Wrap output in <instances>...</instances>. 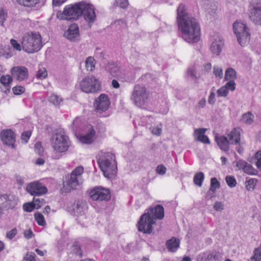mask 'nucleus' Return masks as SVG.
I'll return each instance as SVG.
<instances>
[{
    "label": "nucleus",
    "instance_id": "nucleus-37",
    "mask_svg": "<svg viewBox=\"0 0 261 261\" xmlns=\"http://www.w3.org/2000/svg\"><path fill=\"white\" fill-rule=\"evenodd\" d=\"M13 79L12 77L8 74L3 75L1 77L0 82L2 84V85H10L11 83L12 82Z\"/></svg>",
    "mask_w": 261,
    "mask_h": 261
},
{
    "label": "nucleus",
    "instance_id": "nucleus-58",
    "mask_svg": "<svg viewBox=\"0 0 261 261\" xmlns=\"http://www.w3.org/2000/svg\"><path fill=\"white\" fill-rule=\"evenodd\" d=\"M31 136L30 132H24L21 135V139L24 141L25 143L28 142Z\"/></svg>",
    "mask_w": 261,
    "mask_h": 261
},
{
    "label": "nucleus",
    "instance_id": "nucleus-31",
    "mask_svg": "<svg viewBox=\"0 0 261 261\" xmlns=\"http://www.w3.org/2000/svg\"><path fill=\"white\" fill-rule=\"evenodd\" d=\"M253 120L254 116L249 112L243 114L241 118L242 121L248 125L251 124L253 122Z\"/></svg>",
    "mask_w": 261,
    "mask_h": 261
},
{
    "label": "nucleus",
    "instance_id": "nucleus-32",
    "mask_svg": "<svg viewBox=\"0 0 261 261\" xmlns=\"http://www.w3.org/2000/svg\"><path fill=\"white\" fill-rule=\"evenodd\" d=\"M17 3L23 6L32 7L39 3V0H16Z\"/></svg>",
    "mask_w": 261,
    "mask_h": 261
},
{
    "label": "nucleus",
    "instance_id": "nucleus-2",
    "mask_svg": "<svg viewBox=\"0 0 261 261\" xmlns=\"http://www.w3.org/2000/svg\"><path fill=\"white\" fill-rule=\"evenodd\" d=\"M82 15L87 22L93 23L96 17L94 7L88 3L82 1L66 6L63 12L58 13L57 16L61 19L70 20H76Z\"/></svg>",
    "mask_w": 261,
    "mask_h": 261
},
{
    "label": "nucleus",
    "instance_id": "nucleus-24",
    "mask_svg": "<svg viewBox=\"0 0 261 261\" xmlns=\"http://www.w3.org/2000/svg\"><path fill=\"white\" fill-rule=\"evenodd\" d=\"M180 241L175 238H172L166 242L167 248L171 252H175L179 247Z\"/></svg>",
    "mask_w": 261,
    "mask_h": 261
},
{
    "label": "nucleus",
    "instance_id": "nucleus-38",
    "mask_svg": "<svg viewBox=\"0 0 261 261\" xmlns=\"http://www.w3.org/2000/svg\"><path fill=\"white\" fill-rule=\"evenodd\" d=\"M220 187V183L216 178L213 177L211 179V187L210 190L215 192L216 190L219 189Z\"/></svg>",
    "mask_w": 261,
    "mask_h": 261
},
{
    "label": "nucleus",
    "instance_id": "nucleus-11",
    "mask_svg": "<svg viewBox=\"0 0 261 261\" xmlns=\"http://www.w3.org/2000/svg\"><path fill=\"white\" fill-rule=\"evenodd\" d=\"M17 198L12 194H0V203L6 210L13 209L17 204Z\"/></svg>",
    "mask_w": 261,
    "mask_h": 261
},
{
    "label": "nucleus",
    "instance_id": "nucleus-26",
    "mask_svg": "<svg viewBox=\"0 0 261 261\" xmlns=\"http://www.w3.org/2000/svg\"><path fill=\"white\" fill-rule=\"evenodd\" d=\"M186 75L192 80H196L199 78L197 75L196 67L192 66L188 68L186 72Z\"/></svg>",
    "mask_w": 261,
    "mask_h": 261
},
{
    "label": "nucleus",
    "instance_id": "nucleus-6",
    "mask_svg": "<svg viewBox=\"0 0 261 261\" xmlns=\"http://www.w3.org/2000/svg\"><path fill=\"white\" fill-rule=\"evenodd\" d=\"M51 144L56 153L66 152L69 147L70 143L68 137L64 133L57 132L51 139Z\"/></svg>",
    "mask_w": 261,
    "mask_h": 261
},
{
    "label": "nucleus",
    "instance_id": "nucleus-48",
    "mask_svg": "<svg viewBox=\"0 0 261 261\" xmlns=\"http://www.w3.org/2000/svg\"><path fill=\"white\" fill-rule=\"evenodd\" d=\"M47 73L46 69L44 68L39 69L37 73V77L40 79H43L47 76Z\"/></svg>",
    "mask_w": 261,
    "mask_h": 261
},
{
    "label": "nucleus",
    "instance_id": "nucleus-63",
    "mask_svg": "<svg viewBox=\"0 0 261 261\" xmlns=\"http://www.w3.org/2000/svg\"><path fill=\"white\" fill-rule=\"evenodd\" d=\"M67 0H53V5L54 6H60Z\"/></svg>",
    "mask_w": 261,
    "mask_h": 261
},
{
    "label": "nucleus",
    "instance_id": "nucleus-36",
    "mask_svg": "<svg viewBox=\"0 0 261 261\" xmlns=\"http://www.w3.org/2000/svg\"><path fill=\"white\" fill-rule=\"evenodd\" d=\"M251 259L254 261H261V246L255 248L253 251V255L251 256Z\"/></svg>",
    "mask_w": 261,
    "mask_h": 261
},
{
    "label": "nucleus",
    "instance_id": "nucleus-40",
    "mask_svg": "<svg viewBox=\"0 0 261 261\" xmlns=\"http://www.w3.org/2000/svg\"><path fill=\"white\" fill-rule=\"evenodd\" d=\"M227 184L230 187H234L236 186L237 182L233 176H227L225 178Z\"/></svg>",
    "mask_w": 261,
    "mask_h": 261
},
{
    "label": "nucleus",
    "instance_id": "nucleus-46",
    "mask_svg": "<svg viewBox=\"0 0 261 261\" xmlns=\"http://www.w3.org/2000/svg\"><path fill=\"white\" fill-rule=\"evenodd\" d=\"M213 73L216 77L221 79L223 77V70L222 68L215 66L213 69Z\"/></svg>",
    "mask_w": 261,
    "mask_h": 261
},
{
    "label": "nucleus",
    "instance_id": "nucleus-1",
    "mask_svg": "<svg viewBox=\"0 0 261 261\" xmlns=\"http://www.w3.org/2000/svg\"><path fill=\"white\" fill-rule=\"evenodd\" d=\"M177 23L182 38L189 43L198 42L200 37V28L197 20L186 11V7L180 4L177 10Z\"/></svg>",
    "mask_w": 261,
    "mask_h": 261
},
{
    "label": "nucleus",
    "instance_id": "nucleus-59",
    "mask_svg": "<svg viewBox=\"0 0 261 261\" xmlns=\"http://www.w3.org/2000/svg\"><path fill=\"white\" fill-rule=\"evenodd\" d=\"M162 132V128L159 127H154L151 128V132L154 135L160 136Z\"/></svg>",
    "mask_w": 261,
    "mask_h": 261
},
{
    "label": "nucleus",
    "instance_id": "nucleus-61",
    "mask_svg": "<svg viewBox=\"0 0 261 261\" xmlns=\"http://www.w3.org/2000/svg\"><path fill=\"white\" fill-rule=\"evenodd\" d=\"M208 102L211 105H213L215 102V94L211 92L208 99Z\"/></svg>",
    "mask_w": 261,
    "mask_h": 261
},
{
    "label": "nucleus",
    "instance_id": "nucleus-15",
    "mask_svg": "<svg viewBox=\"0 0 261 261\" xmlns=\"http://www.w3.org/2000/svg\"><path fill=\"white\" fill-rule=\"evenodd\" d=\"M110 105L108 96L105 94H101L95 100L94 107L97 112L101 113L106 111Z\"/></svg>",
    "mask_w": 261,
    "mask_h": 261
},
{
    "label": "nucleus",
    "instance_id": "nucleus-7",
    "mask_svg": "<svg viewBox=\"0 0 261 261\" xmlns=\"http://www.w3.org/2000/svg\"><path fill=\"white\" fill-rule=\"evenodd\" d=\"M83 172L84 168L82 166L77 167L72 171L70 178L64 184L63 188L66 192L76 189L77 186L82 184Z\"/></svg>",
    "mask_w": 261,
    "mask_h": 261
},
{
    "label": "nucleus",
    "instance_id": "nucleus-53",
    "mask_svg": "<svg viewBox=\"0 0 261 261\" xmlns=\"http://www.w3.org/2000/svg\"><path fill=\"white\" fill-rule=\"evenodd\" d=\"M7 13L3 9H0V25L4 27V23L7 17Z\"/></svg>",
    "mask_w": 261,
    "mask_h": 261
},
{
    "label": "nucleus",
    "instance_id": "nucleus-30",
    "mask_svg": "<svg viewBox=\"0 0 261 261\" xmlns=\"http://www.w3.org/2000/svg\"><path fill=\"white\" fill-rule=\"evenodd\" d=\"M86 68L88 71H92L95 68V60L92 57H88L85 61Z\"/></svg>",
    "mask_w": 261,
    "mask_h": 261
},
{
    "label": "nucleus",
    "instance_id": "nucleus-18",
    "mask_svg": "<svg viewBox=\"0 0 261 261\" xmlns=\"http://www.w3.org/2000/svg\"><path fill=\"white\" fill-rule=\"evenodd\" d=\"M223 46L224 42L223 38L219 36H216L214 38V40L210 47V49L213 54L218 56L220 54Z\"/></svg>",
    "mask_w": 261,
    "mask_h": 261
},
{
    "label": "nucleus",
    "instance_id": "nucleus-44",
    "mask_svg": "<svg viewBox=\"0 0 261 261\" xmlns=\"http://www.w3.org/2000/svg\"><path fill=\"white\" fill-rule=\"evenodd\" d=\"M23 208L25 212H31L35 207L33 202H28L23 205Z\"/></svg>",
    "mask_w": 261,
    "mask_h": 261
},
{
    "label": "nucleus",
    "instance_id": "nucleus-25",
    "mask_svg": "<svg viewBox=\"0 0 261 261\" xmlns=\"http://www.w3.org/2000/svg\"><path fill=\"white\" fill-rule=\"evenodd\" d=\"M48 100L56 107H59L62 103L63 99L60 96L52 94L49 96Z\"/></svg>",
    "mask_w": 261,
    "mask_h": 261
},
{
    "label": "nucleus",
    "instance_id": "nucleus-21",
    "mask_svg": "<svg viewBox=\"0 0 261 261\" xmlns=\"http://www.w3.org/2000/svg\"><path fill=\"white\" fill-rule=\"evenodd\" d=\"M215 140L221 150L224 151H227L229 150V144L230 143L226 137L224 136H216Z\"/></svg>",
    "mask_w": 261,
    "mask_h": 261
},
{
    "label": "nucleus",
    "instance_id": "nucleus-52",
    "mask_svg": "<svg viewBox=\"0 0 261 261\" xmlns=\"http://www.w3.org/2000/svg\"><path fill=\"white\" fill-rule=\"evenodd\" d=\"M166 168L163 165H158L156 168V172L160 175H164L166 172Z\"/></svg>",
    "mask_w": 261,
    "mask_h": 261
},
{
    "label": "nucleus",
    "instance_id": "nucleus-49",
    "mask_svg": "<svg viewBox=\"0 0 261 261\" xmlns=\"http://www.w3.org/2000/svg\"><path fill=\"white\" fill-rule=\"evenodd\" d=\"M115 4L117 6L123 9L126 8L128 5L127 0H116Z\"/></svg>",
    "mask_w": 261,
    "mask_h": 261
},
{
    "label": "nucleus",
    "instance_id": "nucleus-55",
    "mask_svg": "<svg viewBox=\"0 0 261 261\" xmlns=\"http://www.w3.org/2000/svg\"><path fill=\"white\" fill-rule=\"evenodd\" d=\"M35 150L39 154H41L43 151V148L40 142H37L35 144Z\"/></svg>",
    "mask_w": 261,
    "mask_h": 261
},
{
    "label": "nucleus",
    "instance_id": "nucleus-23",
    "mask_svg": "<svg viewBox=\"0 0 261 261\" xmlns=\"http://www.w3.org/2000/svg\"><path fill=\"white\" fill-rule=\"evenodd\" d=\"M228 141L230 144H236L240 142V132L239 128L233 129L228 134Z\"/></svg>",
    "mask_w": 261,
    "mask_h": 261
},
{
    "label": "nucleus",
    "instance_id": "nucleus-34",
    "mask_svg": "<svg viewBox=\"0 0 261 261\" xmlns=\"http://www.w3.org/2000/svg\"><path fill=\"white\" fill-rule=\"evenodd\" d=\"M35 219L40 226H45L46 222L44 216L40 213H36L34 214Z\"/></svg>",
    "mask_w": 261,
    "mask_h": 261
},
{
    "label": "nucleus",
    "instance_id": "nucleus-8",
    "mask_svg": "<svg viewBox=\"0 0 261 261\" xmlns=\"http://www.w3.org/2000/svg\"><path fill=\"white\" fill-rule=\"evenodd\" d=\"M80 88L86 93H94L99 91L100 83L95 76L91 75L85 76L79 83Z\"/></svg>",
    "mask_w": 261,
    "mask_h": 261
},
{
    "label": "nucleus",
    "instance_id": "nucleus-22",
    "mask_svg": "<svg viewBox=\"0 0 261 261\" xmlns=\"http://www.w3.org/2000/svg\"><path fill=\"white\" fill-rule=\"evenodd\" d=\"M95 135V131L92 126L89 128V132L84 135L81 136L80 138V141L83 144H91L93 141L94 137Z\"/></svg>",
    "mask_w": 261,
    "mask_h": 261
},
{
    "label": "nucleus",
    "instance_id": "nucleus-5",
    "mask_svg": "<svg viewBox=\"0 0 261 261\" xmlns=\"http://www.w3.org/2000/svg\"><path fill=\"white\" fill-rule=\"evenodd\" d=\"M22 49L28 53H34L41 47V37L38 33L28 32L23 35L21 40Z\"/></svg>",
    "mask_w": 261,
    "mask_h": 261
},
{
    "label": "nucleus",
    "instance_id": "nucleus-20",
    "mask_svg": "<svg viewBox=\"0 0 261 261\" xmlns=\"http://www.w3.org/2000/svg\"><path fill=\"white\" fill-rule=\"evenodd\" d=\"M64 36L70 41H74L77 40L79 37V27L75 24L70 25L64 33Z\"/></svg>",
    "mask_w": 261,
    "mask_h": 261
},
{
    "label": "nucleus",
    "instance_id": "nucleus-47",
    "mask_svg": "<svg viewBox=\"0 0 261 261\" xmlns=\"http://www.w3.org/2000/svg\"><path fill=\"white\" fill-rule=\"evenodd\" d=\"M110 72L114 77H118L120 76V69L116 66H113L111 68Z\"/></svg>",
    "mask_w": 261,
    "mask_h": 261
},
{
    "label": "nucleus",
    "instance_id": "nucleus-35",
    "mask_svg": "<svg viewBox=\"0 0 261 261\" xmlns=\"http://www.w3.org/2000/svg\"><path fill=\"white\" fill-rule=\"evenodd\" d=\"M256 182L257 180L254 178H251L246 181L245 182L246 189L248 191L253 190L256 186Z\"/></svg>",
    "mask_w": 261,
    "mask_h": 261
},
{
    "label": "nucleus",
    "instance_id": "nucleus-9",
    "mask_svg": "<svg viewBox=\"0 0 261 261\" xmlns=\"http://www.w3.org/2000/svg\"><path fill=\"white\" fill-rule=\"evenodd\" d=\"M131 99L137 107H144L148 99V93L145 87L142 85H135L132 93Z\"/></svg>",
    "mask_w": 261,
    "mask_h": 261
},
{
    "label": "nucleus",
    "instance_id": "nucleus-42",
    "mask_svg": "<svg viewBox=\"0 0 261 261\" xmlns=\"http://www.w3.org/2000/svg\"><path fill=\"white\" fill-rule=\"evenodd\" d=\"M10 43L12 47L17 51H21L22 48V45H20L17 41L14 39H12L10 40Z\"/></svg>",
    "mask_w": 261,
    "mask_h": 261
},
{
    "label": "nucleus",
    "instance_id": "nucleus-41",
    "mask_svg": "<svg viewBox=\"0 0 261 261\" xmlns=\"http://www.w3.org/2000/svg\"><path fill=\"white\" fill-rule=\"evenodd\" d=\"M228 93V90H227V88L224 86H222L217 91V94L219 97H225L227 95Z\"/></svg>",
    "mask_w": 261,
    "mask_h": 261
},
{
    "label": "nucleus",
    "instance_id": "nucleus-4",
    "mask_svg": "<svg viewBox=\"0 0 261 261\" xmlns=\"http://www.w3.org/2000/svg\"><path fill=\"white\" fill-rule=\"evenodd\" d=\"M97 162L104 176L111 178L116 173L117 166L115 156L111 153H102Z\"/></svg>",
    "mask_w": 261,
    "mask_h": 261
},
{
    "label": "nucleus",
    "instance_id": "nucleus-62",
    "mask_svg": "<svg viewBox=\"0 0 261 261\" xmlns=\"http://www.w3.org/2000/svg\"><path fill=\"white\" fill-rule=\"evenodd\" d=\"M206 105V100L205 98L201 99L197 104V107L198 109L203 108Z\"/></svg>",
    "mask_w": 261,
    "mask_h": 261
},
{
    "label": "nucleus",
    "instance_id": "nucleus-56",
    "mask_svg": "<svg viewBox=\"0 0 261 261\" xmlns=\"http://www.w3.org/2000/svg\"><path fill=\"white\" fill-rule=\"evenodd\" d=\"M17 230L16 228H14L11 230L10 231H8L7 233L6 236L9 239H13L17 234Z\"/></svg>",
    "mask_w": 261,
    "mask_h": 261
},
{
    "label": "nucleus",
    "instance_id": "nucleus-57",
    "mask_svg": "<svg viewBox=\"0 0 261 261\" xmlns=\"http://www.w3.org/2000/svg\"><path fill=\"white\" fill-rule=\"evenodd\" d=\"M247 162L243 160H239L236 162V166L239 168V169L243 170L246 165L247 164Z\"/></svg>",
    "mask_w": 261,
    "mask_h": 261
},
{
    "label": "nucleus",
    "instance_id": "nucleus-14",
    "mask_svg": "<svg viewBox=\"0 0 261 261\" xmlns=\"http://www.w3.org/2000/svg\"><path fill=\"white\" fill-rule=\"evenodd\" d=\"M27 190L28 193L34 196L44 194L47 191V188L38 182L29 184L27 187Z\"/></svg>",
    "mask_w": 261,
    "mask_h": 261
},
{
    "label": "nucleus",
    "instance_id": "nucleus-50",
    "mask_svg": "<svg viewBox=\"0 0 261 261\" xmlns=\"http://www.w3.org/2000/svg\"><path fill=\"white\" fill-rule=\"evenodd\" d=\"M214 208L216 211H222L224 208V205L223 202L216 201L214 205Z\"/></svg>",
    "mask_w": 261,
    "mask_h": 261
},
{
    "label": "nucleus",
    "instance_id": "nucleus-43",
    "mask_svg": "<svg viewBox=\"0 0 261 261\" xmlns=\"http://www.w3.org/2000/svg\"><path fill=\"white\" fill-rule=\"evenodd\" d=\"M12 91L15 95H20L25 91V88L20 86H17L12 88Z\"/></svg>",
    "mask_w": 261,
    "mask_h": 261
},
{
    "label": "nucleus",
    "instance_id": "nucleus-64",
    "mask_svg": "<svg viewBox=\"0 0 261 261\" xmlns=\"http://www.w3.org/2000/svg\"><path fill=\"white\" fill-rule=\"evenodd\" d=\"M34 254H27L25 259L27 261H35Z\"/></svg>",
    "mask_w": 261,
    "mask_h": 261
},
{
    "label": "nucleus",
    "instance_id": "nucleus-17",
    "mask_svg": "<svg viewBox=\"0 0 261 261\" xmlns=\"http://www.w3.org/2000/svg\"><path fill=\"white\" fill-rule=\"evenodd\" d=\"M12 76L17 81H22L28 77V70L24 66H15L11 69Z\"/></svg>",
    "mask_w": 261,
    "mask_h": 261
},
{
    "label": "nucleus",
    "instance_id": "nucleus-51",
    "mask_svg": "<svg viewBox=\"0 0 261 261\" xmlns=\"http://www.w3.org/2000/svg\"><path fill=\"white\" fill-rule=\"evenodd\" d=\"M244 172L248 174H254V170L253 167L249 164L247 163L244 169L243 170Z\"/></svg>",
    "mask_w": 261,
    "mask_h": 261
},
{
    "label": "nucleus",
    "instance_id": "nucleus-33",
    "mask_svg": "<svg viewBox=\"0 0 261 261\" xmlns=\"http://www.w3.org/2000/svg\"><path fill=\"white\" fill-rule=\"evenodd\" d=\"M204 175L202 172H199L196 173L194 177V184L199 186L201 187L204 179Z\"/></svg>",
    "mask_w": 261,
    "mask_h": 261
},
{
    "label": "nucleus",
    "instance_id": "nucleus-29",
    "mask_svg": "<svg viewBox=\"0 0 261 261\" xmlns=\"http://www.w3.org/2000/svg\"><path fill=\"white\" fill-rule=\"evenodd\" d=\"M72 210L73 215L76 216L81 215L82 213L83 212V207L82 205V203L80 201H78L77 203H74L72 206Z\"/></svg>",
    "mask_w": 261,
    "mask_h": 261
},
{
    "label": "nucleus",
    "instance_id": "nucleus-3",
    "mask_svg": "<svg viewBox=\"0 0 261 261\" xmlns=\"http://www.w3.org/2000/svg\"><path fill=\"white\" fill-rule=\"evenodd\" d=\"M164 217V207L158 205L151 207L146 213L143 214L138 223V230L144 233L150 234L152 232V225L155 224L156 219H162Z\"/></svg>",
    "mask_w": 261,
    "mask_h": 261
},
{
    "label": "nucleus",
    "instance_id": "nucleus-16",
    "mask_svg": "<svg viewBox=\"0 0 261 261\" xmlns=\"http://www.w3.org/2000/svg\"><path fill=\"white\" fill-rule=\"evenodd\" d=\"M1 140L6 145L14 148L15 142V136L14 133L10 129H5L2 131Z\"/></svg>",
    "mask_w": 261,
    "mask_h": 261
},
{
    "label": "nucleus",
    "instance_id": "nucleus-19",
    "mask_svg": "<svg viewBox=\"0 0 261 261\" xmlns=\"http://www.w3.org/2000/svg\"><path fill=\"white\" fill-rule=\"evenodd\" d=\"M206 128H200L194 130L193 136L196 141H199L204 144H210L208 138L204 135L206 131Z\"/></svg>",
    "mask_w": 261,
    "mask_h": 261
},
{
    "label": "nucleus",
    "instance_id": "nucleus-28",
    "mask_svg": "<svg viewBox=\"0 0 261 261\" xmlns=\"http://www.w3.org/2000/svg\"><path fill=\"white\" fill-rule=\"evenodd\" d=\"M204 257L207 261H213L219 260L220 255L219 253L214 251L208 253H205L203 254Z\"/></svg>",
    "mask_w": 261,
    "mask_h": 261
},
{
    "label": "nucleus",
    "instance_id": "nucleus-54",
    "mask_svg": "<svg viewBox=\"0 0 261 261\" xmlns=\"http://www.w3.org/2000/svg\"><path fill=\"white\" fill-rule=\"evenodd\" d=\"M228 81L225 85L224 86L227 88V90L228 89H230L231 91H233L236 89V84L233 80H229Z\"/></svg>",
    "mask_w": 261,
    "mask_h": 261
},
{
    "label": "nucleus",
    "instance_id": "nucleus-10",
    "mask_svg": "<svg viewBox=\"0 0 261 261\" xmlns=\"http://www.w3.org/2000/svg\"><path fill=\"white\" fill-rule=\"evenodd\" d=\"M233 29L238 42L242 46H245L249 42L250 34L245 24L236 21L233 23Z\"/></svg>",
    "mask_w": 261,
    "mask_h": 261
},
{
    "label": "nucleus",
    "instance_id": "nucleus-13",
    "mask_svg": "<svg viewBox=\"0 0 261 261\" xmlns=\"http://www.w3.org/2000/svg\"><path fill=\"white\" fill-rule=\"evenodd\" d=\"M249 18L255 24L261 25V0H258L253 5L250 12Z\"/></svg>",
    "mask_w": 261,
    "mask_h": 261
},
{
    "label": "nucleus",
    "instance_id": "nucleus-27",
    "mask_svg": "<svg viewBox=\"0 0 261 261\" xmlns=\"http://www.w3.org/2000/svg\"><path fill=\"white\" fill-rule=\"evenodd\" d=\"M237 77V72L233 68H228L226 69L225 73V80L226 81H234Z\"/></svg>",
    "mask_w": 261,
    "mask_h": 261
},
{
    "label": "nucleus",
    "instance_id": "nucleus-12",
    "mask_svg": "<svg viewBox=\"0 0 261 261\" xmlns=\"http://www.w3.org/2000/svg\"><path fill=\"white\" fill-rule=\"evenodd\" d=\"M89 195L93 200L108 201L111 197L110 192L108 189L99 188L91 190Z\"/></svg>",
    "mask_w": 261,
    "mask_h": 261
},
{
    "label": "nucleus",
    "instance_id": "nucleus-60",
    "mask_svg": "<svg viewBox=\"0 0 261 261\" xmlns=\"http://www.w3.org/2000/svg\"><path fill=\"white\" fill-rule=\"evenodd\" d=\"M0 88L2 92L5 93H7L8 92H10L11 86L10 85H2L1 86Z\"/></svg>",
    "mask_w": 261,
    "mask_h": 261
},
{
    "label": "nucleus",
    "instance_id": "nucleus-45",
    "mask_svg": "<svg viewBox=\"0 0 261 261\" xmlns=\"http://www.w3.org/2000/svg\"><path fill=\"white\" fill-rule=\"evenodd\" d=\"M72 251L77 255L82 256V253L80 246L77 244H73L71 247Z\"/></svg>",
    "mask_w": 261,
    "mask_h": 261
},
{
    "label": "nucleus",
    "instance_id": "nucleus-39",
    "mask_svg": "<svg viewBox=\"0 0 261 261\" xmlns=\"http://www.w3.org/2000/svg\"><path fill=\"white\" fill-rule=\"evenodd\" d=\"M33 203L35 208L39 209L45 203V201L42 198H36L34 197L33 198Z\"/></svg>",
    "mask_w": 261,
    "mask_h": 261
}]
</instances>
